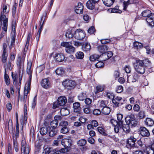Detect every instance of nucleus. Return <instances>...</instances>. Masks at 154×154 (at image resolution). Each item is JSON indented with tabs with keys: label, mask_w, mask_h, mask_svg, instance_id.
<instances>
[{
	"label": "nucleus",
	"mask_w": 154,
	"mask_h": 154,
	"mask_svg": "<svg viewBox=\"0 0 154 154\" xmlns=\"http://www.w3.org/2000/svg\"><path fill=\"white\" fill-rule=\"evenodd\" d=\"M90 123L91 124V125L93 126V127H96L98 125L97 122L96 120H92L91 122Z\"/></svg>",
	"instance_id": "nucleus-64"
},
{
	"label": "nucleus",
	"mask_w": 154,
	"mask_h": 154,
	"mask_svg": "<svg viewBox=\"0 0 154 154\" xmlns=\"http://www.w3.org/2000/svg\"><path fill=\"white\" fill-rule=\"evenodd\" d=\"M86 33L84 30L79 29H76L74 33V37L78 40H81L85 37Z\"/></svg>",
	"instance_id": "nucleus-2"
},
{
	"label": "nucleus",
	"mask_w": 154,
	"mask_h": 154,
	"mask_svg": "<svg viewBox=\"0 0 154 154\" xmlns=\"http://www.w3.org/2000/svg\"><path fill=\"white\" fill-rule=\"evenodd\" d=\"M44 151L47 154H53L54 151V150L52 148L48 147L46 148Z\"/></svg>",
	"instance_id": "nucleus-43"
},
{
	"label": "nucleus",
	"mask_w": 154,
	"mask_h": 154,
	"mask_svg": "<svg viewBox=\"0 0 154 154\" xmlns=\"http://www.w3.org/2000/svg\"><path fill=\"white\" fill-rule=\"evenodd\" d=\"M57 101L59 103L60 106H64L66 103L67 100L65 97H60L58 98Z\"/></svg>",
	"instance_id": "nucleus-14"
},
{
	"label": "nucleus",
	"mask_w": 154,
	"mask_h": 154,
	"mask_svg": "<svg viewBox=\"0 0 154 154\" xmlns=\"http://www.w3.org/2000/svg\"><path fill=\"white\" fill-rule=\"evenodd\" d=\"M106 95L108 98L111 99H113L114 97V94L110 92H107Z\"/></svg>",
	"instance_id": "nucleus-57"
},
{
	"label": "nucleus",
	"mask_w": 154,
	"mask_h": 154,
	"mask_svg": "<svg viewBox=\"0 0 154 154\" xmlns=\"http://www.w3.org/2000/svg\"><path fill=\"white\" fill-rule=\"evenodd\" d=\"M142 16L144 17H149L152 14L151 11L149 10H147L142 12L141 13Z\"/></svg>",
	"instance_id": "nucleus-25"
},
{
	"label": "nucleus",
	"mask_w": 154,
	"mask_h": 154,
	"mask_svg": "<svg viewBox=\"0 0 154 154\" xmlns=\"http://www.w3.org/2000/svg\"><path fill=\"white\" fill-rule=\"evenodd\" d=\"M68 123L67 121H62L59 123V125L61 127H67Z\"/></svg>",
	"instance_id": "nucleus-52"
},
{
	"label": "nucleus",
	"mask_w": 154,
	"mask_h": 154,
	"mask_svg": "<svg viewBox=\"0 0 154 154\" xmlns=\"http://www.w3.org/2000/svg\"><path fill=\"white\" fill-rule=\"evenodd\" d=\"M12 28V30L11 33V41L9 47H14L16 32L15 31V28Z\"/></svg>",
	"instance_id": "nucleus-5"
},
{
	"label": "nucleus",
	"mask_w": 154,
	"mask_h": 154,
	"mask_svg": "<svg viewBox=\"0 0 154 154\" xmlns=\"http://www.w3.org/2000/svg\"><path fill=\"white\" fill-rule=\"evenodd\" d=\"M73 44L75 47H79L80 46H82V43L79 42L78 41H73Z\"/></svg>",
	"instance_id": "nucleus-61"
},
{
	"label": "nucleus",
	"mask_w": 154,
	"mask_h": 154,
	"mask_svg": "<svg viewBox=\"0 0 154 154\" xmlns=\"http://www.w3.org/2000/svg\"><path fill=\"white\" fill-rule=\"evenodd\" d=\"M55 72L57 75L60 76L63 75L65 73V71L62 67L58 68L56 70Z\"/></svg>",
	"instance_id": "nucleus-30"
},
{
	"label": "nucleus",
	"mask_w": 154,
	"mask_h": 154,
	"mask_svg": "<svg viewBox=\"0 0 154 154\" xmlns=\"http://www.w3.org/2000/svg\"><path fill=\"white\" fill-rule=\"evenodd\" d=\"M132 3V2L130 0H128L127 2L124 1L123 3V10L126 11L128 6Z\"/></svg>",
	"instance_id": "nucleus-42"
},
{
	"label": "nucleus",
	"mask_w": 154,
	"mask_h": 154,
	"mask_svg": "<svg viewBox=\"0 0 154 154\" xmlns=\"http://www.w3.org/2000/svg\"><path fill=\"white\" fill-rule=\"evenodd\" d=\"M139 131L141 135L143 137H149L150 133L149 130L144 127H141L139 128Z\"/></svg>",
	"instance_id": "nucleus-7"
},
{
	"label": "nucleus",
	"mask_w": 154,
	"mask_h": 154,
	"mask_svg": "<svg viewBox=\"0 0 154 154\" xmlns=\"http://www.w3.org/2000/svg\"><path fill=\"white\" fill-rule=\"evenodd\" d=\"M122 122H118L116 125L115 126L114 130L115 133H117L119 132V129L122 127Z\"/></svg>",
	"instance_id": "nucleus-23"
},
{
	"label": "nucleus",
	"mask_w": 154,
	"mask_h": 154,
	"mask_svg": "<svg viewBox=\"0 0 154 154\" xmlns=\"http://www.w3.org/2000/svg\"><path fill=\"white\" fill-rule=\"evenodd\" d=\"M80 104L79 102H75L73 104V107L74 111L76 112H79L80 110Z\"/></svg>",
	"instance_id": "nucleus-22"
},
{
	"label": "nucleus",
	"mask_w": 154,
	"mask_h": 154,
	"mask_svg": "<svg viewBox=\"0 0 154 154\" xmlns=\"http://www.w3.org/2000/svg\"><path fill=\"white\" fill-rule=\"evenodd\" d=\"M100 56L97 54H94L91 56L90 57V60L91 61H94L96 60H98Z\"/></svg>",
	"instance_id": "nucleus-47"
},
{
	"label": "nucleus",
	"mask_w": 154,
	"mask_h": 154,
	"mask_svg": "<svg viewBox=\"0 0 154 154\" xmlns=\"http://www.w3.org/2000/svg\"><path fill=\"white\" fill-rule=\"evenodd\" d=\"M42 85L45 88H48L51 86V84L48 79H45L42 80Z\"/></svg>",
	"instance_id": "nucleus-11"
},
{
	"label": "nucleus",
	"mask_w": 154,
	"mask_h": 154,
	"mask_svg": "<svg viewBox=\"0 0 154 154\" xmlns=\"http://www.w3.org/2000/svg\"><path fill=\"white\" fill-rule=\"evenodd\" d=\"M72 141L71 139H65L62 140L61 144L65 147L70 148L72 145Z\"/></svg>",
	"instance_id": "nucleus-9"
},
{
	"label": "nucleus",
	"mask_w": 154,
	"mask_h": 154,
	"mask_svg": "<svg viewBox=\"0 0 154 154\" xmlns=\"http://www.w3.org/2000/svg\"><path fill=\"white\" fill-rule=\"evenodd\" d=\"M50 130V131L49 132V136L51 137H53L56 135L58 132L57 129L51 128V129Z\"/></svg>",
	"instance_id": "nucleus-26"
},
{
	"label": "nucleus",
	"mask_w": 154,
	"mask_h": 154,
	"mask_svg": "<svg viewBox=\"0 0 154 154\" xmlns=\"http://www.w3.org/2000/svg\"><path fill=\"white\" fill-rule=\"evenodd\" d=\"M146 20L149 26L152 27L154 26V22L152 18L148 17L146 19Z\"/></svg>",
	"instance_id": "nucleus-34"
},
{
	"label": "nucleus",
	"mask_w": 154,
	"mask_h": 154,
	"mask_svg": "<svg viewBox=\"0 0 154 154\" xmlns=\"http://www.w3.org/2000/svg\"><path fill=\"white\" fill-rule=\"evenodd\" d=\"M98 51L100 53H102L100 57H103V59L102 60V61H105L109 59V58L108 57L106 52H105L104 49H98Z\"/></svg>",
	"instance_id": "nucleus-12"
},
{
	"label": "nucleus",
	"mask_w": 154,
	"mask_h": 154,
	"mask_svg": "<svg viewBox=\"0 0 154 154\" xmlns=\"http://www.w3.org/2000/svg\"><path fill=\"white\" fill-rule=\"evenodd\" d=\"M150 62L148 59L143 60H137L136 63L134 65V67L136 71L138 73L143 74L145 72V66L149 64Z\"/></svg>",
	"instance_id": "nucleus-1"
},
{
	"label": "nucleus",
	"mask_w": 154,
	"mask_h": 154,
	"mask_svg": "<svg viewBox=\"0 0 154 154\" xmlns=\"http://www.w3.org/2000/svg\"><path fill=\"white\" fill-rule=\"evenodd\" d=\"M76 56L77 58L82 59L84 57V54L81 51L78 52L76 54Z\"/></svg>",
	"instance_id": "nucleus-50"
},
{
	"label": "nucleus",
	"mask_w": 154,
	"mask_h": 154,
	"mask_svg": "<svg viewBox=\"0 0 154 154\" xmlns=\"http://www.w3.org/2000/svg\"><path fill=\"white\" fill-rule=\"evenodd\" d=\"M104 4L106 6L110 7L113 3L114 0H102Z\"/></svg>",
	"instance_id": "nucleus-31"
},
{
	"label": "nucleus",
	"mask_w": 154,
	"mask_h": 154,
	"mask_svg": "<svg viewBox=\"0 0 154 154\" xmlns=\"http://www.w3.org/2000/svg\"><path fill=\"white\" fill-rule=\"evenodd\" d=\"M51 129V127L50 126L47 125L46 127H42L40 130V133L42 135L46 134L48 131Z\"/></svg>",
	"instance_id": "nucleus-16"
},
{
	"label": "nucleus",
	"mask_w": 154,
	"mask_h": 154,
	"mask_svg": "<svg viewBox=\"0 0 154 154\" xmlns=\"http://www.w3.org/2000/svg\"><path fill=\"white\" fill-rule=\"evenodd\" d=\"M60 131L63 134H66L69 132V129L67 127H61Z\"/></svg>",
	"instance_id": "nucleus-51"
},
{
	"label": "nucleus",
	"mask_w": 154,
	"mask_h": 154,
	"mask_svg": "<svg viewBox=\"0 0 154 154\" xmlns=\"http://www.w3.org/2000/svg\"><path fill=\"white\" fill-rule=\"evenodd\" d=\"M135 118L133 114H131L127 116L125 118V121L127 124L130 125L131 122Z\"/></svg>",
	"instance_id": "nucleus-20"
},
{
	"label": "nucleus",
	"mask_w": 154,
	"mask_h": 154,
	"mask_svg": "<svg viewBox=\"0 0 154 154\" xmlns=\"http://www.w3.org/2000/svg\"><path fill=\"white\" fill-rule=\"evenodd\" d=\"M13 142L14 148V149L15 151L16 152H17L19 151V147L16 139H14V138L13 139Z\"/></svg>",
	"instance_id": "nucleus-35"
},
{
	"label": "nucleus",
	"mask_w": 154,
	"mask_h": 154,
	"mask_svg": "<svg viewBox=\"0 0 154 154\" xmlns=\"http://www.w3.org/2000/svg\"><path fill=\"white\" fill-rule=\"evenodd\" d=\"M99 104V106L100 107H105L107 106V103L106 101L101 100L98 102Z\"/></svg>",
	"instance_id": "nucleus-49"
},
{
	"label": "nucleus",
	"mask_w": 154,
	"mask_h": 154,
	"mask_svg": "<svg viewBox=\"0 0 154 154\" xmlns=\"http://www.w3.org/2000/svg\"><path fill=\"white\" fill-rule=\"evenodd\" d=\"M55 58L57 61L61 62L64 60L65 58V56L62 54H56L55 56Z\"/></svg>",
	"instance_id": "nucleus-18"
},
{
	"label": "nucleus",
	"mask_w": 154,
	"mask_h": 154,
	"mask_svg": "<svg viewBox=\"0 0 154 154\" xmlns=\"http://www.w3.org/2000/svg\"><path fill=\"white\" fill-rule=\"evenodd\" d=\"M21 150L23 154H29V148L28 145L26 143L25 140H22L21 143Z\"/></svg>",
	"instance_id": "nucleus-3"
},
{
	"label": "nucleus",
	"mask_w": 154,
	"mask_h": 154,
	"mask_svg": "<svg viewBox=\"0 0 154 154\" xmlns=\"http://www.w3.org/2000/svg\"><path fill=\"white\" fill-rule=\"evenodd\" d=\"M122 11L119 9L118 7H116L115 8H113L111 10V13H121Z\"/></svg>",
	"instance_id": "nucleus-53"
},
{
	"label": "nucleus",
	"mask_w": 154,
	"mask_h": 154,
	"mask_svg": "<svg viewBox=\"0 0 154 154\" xmlns=\"http://www.w3.org/2000/svg\"><path fill=\"white\" fill-rule=\"evenodd\" d=\"M31 83V82H28L26 84L24 92V95L25 96H27L28 94L30 92Z\"/></svg>",
	"instance_id": "nucleus-15"
},
{
	"label": "nucleus",
	"mask_w": 154,
	"mask_h": 154,
	"mask_svg": "<svg viewBox=\"0 0 154 154\" xmlns=\"http://www.w3.org/2000/svg\"><path fill=\"white\" fill-rule=\"evenodd\" d=\"M25 56V53H24V54H23L21 58L19 57L17 60V65H19V67H20L22 63H23Z\"/></svg>",
	"instance_id": "nucleus-27"
},
{
	"label": "nucleus",
	"mask_w": 154,
	"mask_h": 154,
	"mask_svg": "<svg viewBox=\"0 0 154 154\" xmlns=\"http://www.w3.org/2000/svg\"><path fill=\"white\" fill-rule=\"evenodd\" d=\"M96 3L95 2L93 1L92 0H89L86 3V6L88 8L90 9H93L95 7Z\"/></svg>",
	"instance_id": "nucleus-13"
},
{
	"label": "nucleus",
	"mask_w": 154,
	"mask_h": 154,
	"mask_svg": "<svg viewBox=\"0 0 154 154\" xmlns=\"http://www.w3.org/2000/svg\"><path fill=\"white\" fill-rule=\"evenodd\" d=\"M60 44L62 47L66 48H74V47L72 46V43L70 42H63L61 43Z\"/></svg>",
	"instance_id": "nucleus-17"
},
{
	"label": "nucleus",
	"mask_w": 154,
	"mask_h": 154,
	"mask_svg": "<svg viewBox=\"0 0 154 154\" xmlns=\"http://www.w3.org/2000/svg\"><path fill=\"white\" fill-rule=\"evenodd\" d=\"M101 112L103 114L105 115H108L110 113V109L109 107L106 106L103 108Z\"/></svg>",
	"instance_id": "nucleus-28"
},
{
	"label": "nucleus",
	"mask_w": 154,
	"mask_h": 154,
	"mask_svg": "<svg viewBox=\"0 0 154 154\" xmlns=\"http://www.w3.org/2000/svg\"><path fill=\"white\" fill-rule=\"evenodd\" d=\"M32 66V63L31 61H29L27 63V69L26 72L29 75V80L28 82H31V80L32 79V70L31 69V66Z\"/></svg>",
	"instance_id": "nucleus-6"
},
{
	"label": "nucleus",
	"mask_w": 154,
	"mask_h": 154,
	"mask_svg": "<svg viewBox=\"0 0 154 154\" xmlns=\"http://www.w3.org/2000/svg\"><path fill=\"white\" fill-rule=\"evenodd\" d=\"M7 15L4 14H1L0 17V22L1 23L2 25V21L3 23L6 22V23L8 22V18L7 17Z\"/></svg>",
	"instance_id": "nucleus-32"
},
{
	"label": "nucleus",
	"mask_w": 154,
	"mask_h": 154,
	"mask_svg": "<svg viewBox=\"0 0 154 154\" xmlns=\"http://www.w3.org/2000/svg\"><path fill=\"white\" fill-rule=\"evenodd\" d=\"M78 97L79 100L82 101L84 100L86 97V93L84 92L81 93L78 96Z\"/></svg>",
	"instance_id": "nucleus-29"
},
{
	"label": "nucleus",
	"mask_w": 154,
	"mask_h": 154,
	"mask_svg": "<svg viewBox=\"0 0 154 154\" xmlns=\"http://www.w3.org/2000/svg\"><path fill=\"white\" fill-rule=\"evenodd\" d=\"M11 76L12 77V79L14 83V82H15V84L16 83L17 80V79L18 76L16 74H13V73L12 72L11 73Z\"/></svg>",
	"instance_id": "nucleus-58"
},
{
	"label": "nucleus",
	"mask_w": 154,
	"mask_h": 154,
	"mask_svg": "<svg viewBox=\"0 0 154 154\" xmlns=\"http://www.w3.org/2000/svg\"><path fill=\"white\" fill-rule=\"evenodd\" d=\"M70 149V148H67V147H65V148H63L60 149L59 151L60 152L65 153L69 151Z\"/></svg>",
	"instance_id": "nucleus-60"
},
{
	"label": "nucleus",
	"mask_w": 154,
	"mask_h": 154,
	"mask_svg": "<svg viewBox=\"0 0 154 154\" xmlns=\"http://www.w3.org/2000/svg\"><path fill=\"white\" fill-rule=\"evenodd\" d=\"M31 37L32 35L31 33L30 32H29L28 34L25 48H28L29 47V42Z\"/></svg>",
	"instance_id": "nucleus-39"
},
{
	"label": "nucleus",
	"mask_w": 154,
	"mask_h": 154,
	"mask_svg": "<svg viewBox=\"0 0 154 154\" xmlns=\"http://www.w3.org/2000/svg\"><path fill=\"white\" fill-rule=\"evenodd\" d=\"M138 76L136 73H134L133 75L130 78L131 82H135L138 79Z\"/></svg>",
	"instance_id": "nucleus-45"
},
{
	"label": "nucleus",
	"mask_w": 154,
	"mask_h": 154,
	"mask_svg": "<svg viewBox=\"0 0 154 154\" xmlns=\"http://www.w3.org/2000/svg\"><path fill=\"white\" fill-rule=\"evenodd\" d=\"M104 63L101 61H99L95 64V66L96 67L99 68H101L104 66Z\"/></svg>",
	"instance_id": "nucleus-55"
},
{
	"label": "nucleus",
	"mask_w": 154,
	"mask_h": 154,
	"mask_svg": "<svg viewBox=\"0 0 154 154\" xmlns=\"http://www.w3.org/2000/svg\"><path fill=\"white\" fill-rule=\"evenodd\" d=\"M134 47L135 48H141L143 47V45L141 43L136 41L133 43Z\"/></svg>",
	"instance_id": "nucleus-44"
},
{
	"label": "nucleus",
	"mask_w": 154,
	"mask_h": 154,
	"mask_svg": "<svg viewBox=\"0 0 154 154\" xmlns=\"http://www.w3.org/2000/svg\"><path fill=\"white\" fill-rule=\"evenodd\" d=\"M7 6L6 5H4L3 6V10L1 13V14L8 15L9 12V10H7Z\"/></svg>",
	"instance_id": "nucleus-41"
},
{
	"label": "nucleus",
	"mask_w": 154,
	"mask_h": 154,
	"mask_svg": "<svg viewBox=\"0 0 154 154\" xmlns=\"http://www.w3.org/2000/svg\"><path fill=\"white\" fill-rule=\"evenodd\" d=\"M27 117L26 116V113H24V118H23V120L21 119L20 120L21 124L22 125V127H23L24 124H26L27 120Z\"/></svg>",
	"instance_id": "nucleus-56"
},
{
	"label": "nucleus",
	"mask_w": 154,
	"mask_h": 154,
	"mask_svg": "<svg viewBox=\"0 0 154 154\" xmlns=\"http://www.w3.org/2000/svg\"><path fill=\"white\" fill-rule=\"evenodd\" d=\"M50 125L51 128L57 129L58 122L56 120H53L50 122Z\"/></svg>",
	"instance_id": "nucleus-40"
},
{
	"label": "nucleus",
	"mask_w": 154,
	"mask_h": 154,
	"mask_svg": "<svg viewBox=\"0 0 154 154\" xmlns=\"http://www.w3.org/2000/svg\"><path fill=\"white\" fill-rule=\"evenodd\" d=\"M105 86L104 85H98L96 87V91L95 93H97L103 91L104 88Z\"/></svg>",
	"instance_id": "nucleus-46"
},
{
	"label": "nucleus",
	"mask_w": 154,
	"mask_h": 154,
	"mask_svg": "<svg viewBox=\"0 0 154 154\" xmlns=\"http://www.w3.org/2000/svg\"><path fill=\"white\" fill-rule=\"evenodd\" d=\"M137 124V121L135 119V118H134V119L132 120L131 122L130 125H131L132 127H135L136 126Z\"/></svg>",
	"instance_id": "nucleus-63"
},
{
	"label": "nucleus",
	"mask_w": 154,
	"mask_h": 154,
	"mask_svg": "<svg viewBox=\"0 0 154 154\" xmlns=\"http://www.w3.org/2000/svg\"><path fill=\"white\" fill-rule=\"evenodd\" d=\"M97 129L98 131L100 134H102L104 136H107L108 134L106 132L105 130L102 128L99 127L97 128Z\"/></svg>",
	"instance_id": "nucleus-36"
},
{
	"label": "nucleus",
	"mask_w": 154,
	"mask_h": 154,
	"mask_svg": "<svg viewBox=\"0 0 154 154\" xmlns=\"http://www.w3.org/2000/svg\"><path fill=\"white\" fill-rule=\"evenodd\" d=\"M7 57V51L6 49H4L2 56V61L3 63H5L6 62Z\"/></svg>",
	"instance_id": "nucleus-24"
},
{
	"label": "nucleus",
	"mask_w": 154,
	"mask_h": 154,
	"mask_svg": "<svg viewBox=\"0 0 154 154\" xmlns=\"http://www.w3.org/2000/svg\"><path fill=\"white\" fill-rule=\"evenodd\" d=\"M62 85L66 88L69 89L74 86L75 83L74 81L71 80H66L62 82Z\"/></svg>",
	"instance_id": "nucleus-4"
},
{
	"label": "nucleus",
	"mask_w": 154,
	"mask_h": 154,
	"mask_svg": "<svg viewBox=\"0 0 154 154\" xmlns=\"http://www.w3.org/2000/svg\"><path fill=\"white\" fill-rule=\"evenodd\" d=\"M86 140L83 139H82L79 140L77 142L78 145L80 146H85L86 144Z\"/></svg>",
	"instance_id": "nucleus-33"
},
{
	"label": "nucleus",
	"mask_w": 154,
	"mask_h": 154,
	"mask_svg": "<svg viewBox=\"0 0 154 154\" xmlns=\"http://www.w3.org/2000/svg\"><path fill=\"white\" fill-rule=\"evenodd\" d=\"M65 35L66 37L69 38H72L74 36V34L73 35L72 33V29H68L66 32Z\"/></svg>",
	"instance_id": "nucleus-38"
},
{
	"label": "nucleus",
	"mask_w": 154,
	"mask_h": 154,
	"mask_svg": "<svg viewBox=\"0 0 154 154\" xmlns=\"http://www.w3.org/2000/svg\"><path fill=\"white\" fill-rule=\"evenodd\" d=\"M145 123L146 125L149 127H151L154 124V121L152 119L147 118L146 119Z\"/></svg>",
	"instance_id": "nucleus-19"
},
{
	"label": "nucleus",
	"mask_w": 154,
	"mask_h": 154,
	"mask_svg": "<svg viewBox=\"0 0 154 154\" xmlns=\"http://www.w3.org/2000/svg\"><path fill=\"white\" fill-rule=\"evenodd\" d=\"M101 113V111L98 109H94L93 111V114L95 115H98Z\"/></svg>",
	"instance_id": "nucleus-62"
},
{
	"label": "nucleus",
	"mask_w": 154,
	"mask_h": 154,
	"mask_svg": "<svg viewBox=\"0 0 154 154\" xmlns=\"http://www.w3.org/2000/svg\"><path fill=\"white\" fill-rule=\"evenodd\" d=\"M137 116L140 119L144 118L146 117L145 111L143 110L140 111L138 113Z\"/></svg>",
	"instance_id": "nucleus-37"
},
{
	"label": "nucleus",
	"mask_w": 154,
	"mask_h": 154,
	"mask_svg": "<svg viewBox=\"0 0 154 154\" xmlns=\"http://www.w3.org/2000/svg\"><path fill=\"white\" fill-rule=\"evenodd\" d=\"M5 80L7 85H8L10 84V82L9 76L6 73V71H5V74L4 75Z\"/></svg>",
	"instance_id": "nucleus-48"
},
{
	"label": "nucleus",
	"mask_w": 154,
	"mask_h": 154,
	"mask_svg": "<svg viewBox=\"0 0 154 154\" xmlns=\"http://www.w3.org/2000/svg\"><path fill=\"white\" fill-rule=\"evenodd\" d=\"M128 124H124L122 125V127L124 131L126 134L129 133L131 131V129L129 126Z\"/></svg>",
	"instance_id": "nucleus-21"
},
{
	"label": "nucleus",
	"mask_w": 154,
	"mask_h": 154,
	"mask_svg": "<svg viewBox=\"0 0 154 154\" xmlns=\"http://www.w3.org/2000/svg\"><path fill=\"white\" fill-rule=\"evenodd\" d=\"M82 48H91V46L90 43L88 42H85L82 43Z\"/></svg>",
	"instance_id": "nucleus-59"
},
{
	"label": "nucleus",
	"mask_w": 154,
	"mask_h": 154,
	"mask_svg": "<svg viewBox=\"0 0 154 154\" xmlns=\"http://www.w3.org/2000/svg\"><path fill=\"white\" fill-rule=\"evenodd\" d=\"M136 139L134 138V137L131 136L130 138H128L127 141V144L131 147H137L135 145V142L136 141Z\"/></svg>",
	"instance_id": "nucleus-8"
},
{
	"label": "nucleus",
	"mask_w": 154,
	"mask_h": 154,
	"mask_svg": "<svg viewBox=\"0 0 154 154\" xmlns=\"http://www.w3.org/2000/svg\"><path fill=\"white\" fill-rule=\"evenodd\" d=\"M83 6L81 3H79L78 5L75 8V12L79 14H82L83 13Z\"/></svg>",
	"instance_id": "nucleus-10"
},
{
	"label": "nucleus",
	"mask_w": 154,
	"mask_h": 154,
	"mask_svg": "<svg viewBox=\"0 0 154 154\" xmlns=\"http://www.w3.org/2000/svg\"><path fill=\"white\" fill-rule=\"evenodd\" d=\"M2 28L3 30L5 31V32H7L8 29V23H6V22L3 23Z\"/></svg>",
	"instance_id": "nucleus-54"
}]
</instances>
